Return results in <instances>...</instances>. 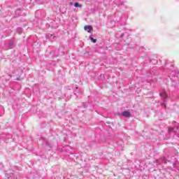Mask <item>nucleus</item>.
<instances>
[{"label":"nucleus","instance_id":"nucleus-7","mask_svg":"<svg viewBox=\"0 0 179 179\" xmlns=\"http://www.w3.org/2000/svg\"><path fill=\"white\" fill-rule=\"evenodd\" d=\"M108 26L109 27H114V26H115V21L108 22Z\"/></svg>","mask_w":179,"mask_h":179},{"label":"nucleus","instance_id":"nucleus-9","mask_svg":"<svg viewBox=\"0 0 179 179\" xmlns=\"http://www.w3.org/2000/svg\"><path fill=\"white\" fill-rule=\"evenodd\" d=\"M8 47L10 48H13V41H10L9 43H8Z\"/></svg>","mask_w":179,"mask_h":179},{"label":"nucleus","instance_id":"nucleus-10","mask_svg":"<svg viewBox=\"0 0 179 179\" xmlns=\"http://www.w3.org/2000/svg\"><path fill=\"white\" fill-rule=\"evenodd\" d=\"M22 31H23V29H22V28L17 29V32L18 33V34H22Z\"/></svg>","mask_w":179,"mask_h":179},{"label":"nucleus","instance_id":"nucleus-6","mask_svg":"<svg viewBox=\"0 0 179 179\" xmlns=\"http://www.w3.org/2000/svg\"><path fill=\"white\" fill-rule=\"evenodd\" d=\"M46 38H49V40H50V41H52V40H54V38H55V36L51 34H48L46 35Z\"/></svg>","mask_w":179,"mask_h":179},{"label":"nucleus","instance_id":"nucleus-8","mask_svg":"<svg viewBox=\"0 0 179 179\" xmlns=\"http://www.w3.org/2000/svg\"><path fill=\"white\" fill-rule=\"evenodd\" d=\"M159 96H163L164 97V103H165L166 101V99H167V94L166 93H164V94H159Z\"/></svg>","mask_w":179,"mask_h":179},{"label":"nucleus","instance_id":"nucleus-14","mask_svg":"<svg viewBox=\"0 0 179 179\" xmlns=\"http://www.w3.org/2000/svg\"><path fill=\"white\" fill-rule=\"evenodd\" d=\"M80 93L82 94V93H83V90H80Z\"/></svg>","mask_w":179,"mask_h":179},{"label":"nucleus","instance_id":"nucleus-15","mask_svg":"<svg viewBox=\"0 0 179 179\" xmlns=\"http://www.w3.org/2000/svg\"><path fill=\"white\" fill-rule=\"evenodd\" d=\"M76 93H78V87H76Z\"/></svg>","mask_w":179,"mask_h":179},{"label":"nucleus","instance_id":"nucleus-11","mask_svg":"<svg viewBox=\"0 0 179 179\" xmlns=\"http://www.w3.org/2000/svg\"><path fill=\"white\" fill-rule=\"evenodd\" d=\"M74 6H75V8H82V6H80V4H79V3H75Z\"/></svg>","mask_w":179,"mask_h":179},{"label":"nucleus","instance_id":"nucleus-12","mask_svg":"<svg viewBox=\"0 0 179 179\" xmlns=\"http://www.w3.org/2000/svg\"><path fill=\"white\" fill-rule=\"evenodd\" d=\"M90 40H91V41L92 42V43H96V41H97V40H96V39H94V38H90Z\"/></svg>","mask_w":179,"mask_h":179},{"label":"nucleus","instance_id":"nucleus-1","mask_svg":"<svg viewBox=\"0 0 179 179\" xmlns=\"http://www.w3.org/2000/svg\"><path fill=\"white\" fill-rule=\"evenodd\" d=\"M169 78L174 87H179V72L178 69H175L169 73Z\"/></svg>","mask_w":179,"mask_h":179},{"label":"nucleus","instance_id":"nucleus-13","mask_svg":"<svg viewBox=\"0 0 179 179\" xmlns=\"http://www.w3.org/2000/svg\"><path fill=\"white\" fill-rule=\"evenodd\" d=\"M122 36H124L122 34H121L120 36H118V34H116V37H117V38H122Z\"/></svg>","mask_w":179,"mask_h":179},{"label":"nucleus","instance_id":"nucleus-16","mask_svg":"<svg viewBox=\"0 0 179 179\" xmlns=\"http://www.w3.org/2000/svg\"><path fill=\"white\" fill-rule=\"evenodd\" d=\"M164 107H165V108H166V103H164Z\"/></svg>","mask_w":179,"mask_h":179},{"label":"nucleus","instance_id":"nucleus-3","mask_svg":"<svg viewBox=\"0 0 179 179\" xmlns=\"http://www.w3.org/2000/svg\"><path fill=\"white\" fill-rule=\"evenodd\" d=\"M173 124H174V127L173 128L169 127V132H175L177 133L179 131V124L176 122H173Z\"/></svg>","mask_w":179,"mask_h":179},{"label":"nucleus","instance_id":"nucleus-2","mask_svg":"<svg viewBox=\"0 0 179 179\" xmlns=\"http://www.w3.org/2000/svg\"><path fill=\"white\" fill-rule=\"evenodd\" d=\"M22 73H23V70L22 69H18L13 71V76H17L15 80H22V78H20Z\"/></svg>","mask_w":179,"mask_h":179},{"label":"nucleus","instance_id":"nucleus-5","mask_svg":"<svg viewBox=\"0 0 179 179\" xmlns=\"http://www.w3.org/2000/svg\"><path fill=\"white\" fill-rule=\"evenodd\" d=\"M92 29L93 28L90 25H87L84 27V30H85L88 33H90V31H92Z\"/></svg>","mask_w":179,"mask_h":179},{"label":"nucleus","instance_id":"nucleus-4","mask_svg":"<svg viewBox=\"0 0 179 179\" xmlns=\"http://www.w3.org/2000/svg\"><path fill=\"white\" fill-rule=\"evenodd\" d=\"M122 115L126 118H129V117H131V113L128 110H124L122 112Z\"/></svg>","mask_w":179,"mask_h":179}]
</instances>
